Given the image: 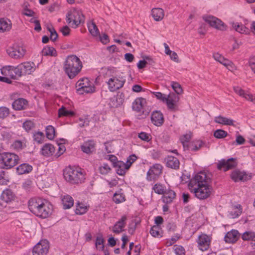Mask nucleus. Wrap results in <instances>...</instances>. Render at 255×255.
Instances as JSON below:
<instances>
[{
    "instance_id": "0eeeda50",
    "label": "nucleus",
    "mask_w": 255,
    "mask_h": 255,
    "mask_svg": "<svg viewBox=\"0 0 255 255\" xmlns=\"http://www.w3.org/2000/svg\"><path fill=\"white\" fill-rule=\"evenodd\" d=\"M47 201L40 198H32L28 201V208L30 211L36 215L43 204Z\"/></svg>"
},
{
    "instance_id": "a19ab883",
    "label": "nucleus",
    "mask_w": 255,
    "mask_h": 255,
    "mask_svg": "<svg viewBox=\"0 0 255 255\" xmlns=\"http://www.w3.org/2000/svg\"><path fill=\"white\" fill-rule=\"evenodd\" d=\"M88 208L89 206L82 203H78L76 205L75 213L76 214L83 215L87 212Z\"/></svg>"
},
{
    "instance_id": "69168bd1",
    "label": "nucleus",
    "mask_w": 255,
    "mask_h": 255,
    "mask_svg": "<svg viewBox=\"0 0 255 255\" xmlns=\"http://www.w3.org/2000/svg\"><path fill=\"white\" fill-rule=\"evenodd\" d=\"M136 159L137 157L134 154L129 156L127 159V162L125 163L128 168H129L132 163H133Z\"/></svg>"
},
{
    "instance_id": "09e8293b",
    "label": "nucleus",
    "mask_w": 255,
    "mask_h": 255,
    "mask_svg": "<svg viewBox=\"0 0 255 255\" xmlns=\"http://www.w3.org/2000/svg\"><path fill=\"white\" fill-rule=\"evenodd\" d=\"M219 63L223 65L230 70H233L235 69V65L234 63L229 59L225 58L224 57L222 58Z\"/></svg>"
},
{
    "instance_id": "72a5a7b5",
    "label": "nucleus",
    "mask_w": 255,
    "mask_h": 255,
    "mask_svg": "<svg viewBox=\"0 0 255 255\" xmlns=\"http://www.w3.org/2000/svg\"><path fill=\"white\" fill-rule=\"evenodd\" d=\"M204 145L202 140H197L192 141L187 145V148L191 151H197Z\"/></svg>"
},
{
    "instance_id": "680f3d73",
    "label": "nucleus",
    "mask_w": 255,
    "mask_h": 255,
    "mask_svg": "<svg viewBox=\"0 0 255 255\" xmlns=\"http://www.w3.org/2000/svg\"><path fill=\"white\" fill-rule=\"evenodd\" d=\"M173 250L174 253L176 255H184L185 253V250L184 248L180 245H175L173 247Z\"/></svg>"
},
{
    "instance_id": "338daca9",
    "label": "nucleus",
    "mask_w": 255,
    "mask_h": 255,
    "mask_svg": "<svg viewBox=\"0 0 255 255\" xmlns=\"http://www.w3.org/2000/svg\"><path fill=\"white\" fill-rule=\"evenodd\" d=\"M17 52L18 53L17 56L18 57H23L26 52V49L24 47H18L17 48Z\"/></svg>"
},
{
    "instance_id": "f3484780",
    "label": "nucleus",
    "mask_w": 255,
    "mask_h": 255,
    "mask_svg": "<svg viewBox=\"0 0 255 255\" xmlns=\"http://www.w3.org/2000/svg\"><path fill=\"white\" fill-rule=\"evenodd\" d=\"M231 177L235 182L245 181L250 179L246 172L239 170H235L232 171Z\"/></svg>"
},
{
    "instance_id": "39448f33",
    "label": "nucleus",
    "mask_w": 255,
    "mask_h": 255,
    "mask_svg": "<svg viewBox=\"0 0 255 255\" xmlns=\"http://www.w3.org/2000/svg\"><path fill=\"white\" fill-rule=\"evenodd\" d=\"M126 79L125 77L119 75L112 76L106 82L108 89L111 92H115L122 88L125 82Z\"/></svg>"
},
{
    "instance_id": "b1692460",
    "label": "nucleus",
    "mask_w": 255,
    "mask_h": 255,
    "mask_svg": "<svg viewBox=\"0 0 255 255\" xmlns=\"http://www.w3.org/2000/svg\"><path fill=\"white\" fill-rule=\"evenodd\" d=\"M115 167L116 168L117 173L120 175H124L129 168L125 162L122 161H117L115 163Z\"/></svg>"
},
{
    "instance_id": "2f4dec72",
    "label": "nucleus",
    "mask_w": 255,
    "mask_h": 255,
    "mask_svg": "<svg viewBox=\"0 0 255 255\" xmlns=\"http://www.w3.org/2000/svg\"><path fill=\"white\" fill-rule=\"evenodd\" d=\"M87 26L89 32L92 36H98L100 35V32L96 24L93 21L88 22Z\"/></svg>"
},
{
    "instance_id": "5701e85b",
    "label": "nucleus",
    "mask_w": 255,
    "mask_h": 255,
    "mask_svg": "<svg viewBox=\"0 0 255 255\" xmlns=\"http://www.w3.org/2000/svg\"><path fill=\"white\" fill-rule=\"evenodd\" d=\"M61 199L64 209H70L73 206L74 200L70 195H61Z\"/></svg>"
},
{
    "instance_id": "1a4fd4ad",
    "label": "nucleus",
    "mask_w": 255,
    "mask_h": 255,
    "mask_svg": "<svg viewBox=\"0 0 255 255\" xmlns=\"http://www.w3.org/2000/svg\"><path fill=\"white\" fill-rule=\"evenodd\" d=\"M204 20L208 23L211 26L220 30H225L227 29V26L220 19L213 16H206L204 17Z\"/></svg>"
},
{
    "instance_id": "2eb2a0df",
    "label": "nucleus",
    "mask_w": 255,
    "mask_h": 255,
    "mask_svg": "<svg viewBox=\"0 0 255 255\" xmlns=\"http://www.w3.org/2000/svg\"><path fill=\"white\" fill-rule=\"evenodd\" d=\"M96 145V142L94 140H88L83 142L81 145V149L83 152L91 154L95 151Z\"/></svg>"
},
{
    "instance_id": "e433bc0d",
    "label": "nucleus",
    "mask_w": 255,
    "mask_h": 255,
    "mask_svg": "<svg viewBox=\"0 0 255 255\" xmlns=\"http://www.w3.org/2000/svg\"><path fill=\"white\" fill-rule=\"evenodd\" d=\"M32 169V167L26 163H23L17 167V172L18 174H26L30 172Z\"/></svg>"
},
{
    "instance_id": "e2e57ef3",
    "label": "nucleus",
    "mask_w": 255,
    "mask_h": 255,
    "mask_svg": "<svg viewBox=\"0 0 255 255\" xmlns=\"http://www.w3.org/2000/svg\"><path fill=\"white\" fill-rule=\"evenodd\" d=\"M9 114V109L5 107H0V118L4 119Z\"/></svg>"
},
{
    "instance_id": "de8ad7c7",
    "label": "nucleus",
    "mask_w": 255,
    "mask_h": 255,
    "mask_svg": "<svg viewBox=\"0 0 255 255\" xmlns=\"http://www.w3.org/2000/svg\"><path fill=\"white\" fill-rule=\"evenodd\" d=\"M89 81V80L87 78H83L80 80H79L76 83V87L77 88V90L82 89V88L90 85L91 84Z\"/></svg>"
},
{
    "instance_id": "dca6fc26",
    "label": "nucleus",
    "mask_w": 255,
    "mask_h": 255,
    "mask_svg": "<svg viewBox=\"0 0 255 255\" xmlns=\"http://www.w3.org/2000/svg\"><path fill=\"white\" fill-rule=\"evenodd\" d=\"M234 91L240 96L245 98L246 100L252 102L254 104H255V95H253L246 92L239 86L234 87Z\"/></svg>"
},
{
    "instance_id": "6e6552de",
    "label": "nucleus",
    "mask_w": 255,
    "mask_h": 255,
    "mask_svg": "<svg viewBox=\"0 0 255 255\" xmlns=\"http://www.w3.org/2000/svg\"><path fill=\"white\" fill-rule=\"evenodd\" d=\"M162 168V166L160 164L153 165L147 172L146 179L150 181L156 180L161 174Z\"/></svg>"
},
{
    "instance_id": "37998d69",
    "label": "nucleus",
    "mask_w": 255,
    "mask_h": 255,
    "mask_svg": "<svg viewBox=\"0 0 255 255\" xmlns=\"http://www.w3.org/2000/svg\"><path fill=\"white\" fill-rule=\"evenodd\" d=\"M42 54L44 56H56L57 52L56 50L52 47H45L42 50Z\"/></svg>"
},
{
    "instance_id": "6ab92c4d",
    "label": "nucleus",
    "mask_w": 255,
    "mask_h": 255,
    "mask_svg": "<svg viewBox=\"0 0 255 255\" xmlns=\"http://www.w3.org/2000/svg\"><path fill=\"white\" fill-rule=\"evenodd\" d=\"M127 217L126 216H123L121 219L118 221L113 227L112 231L116 234H119L122 232L126 225Z\"/></svg>"
},
{
    "instance_id": "3c124183",
    "label": "nucleus",
    "mask_w": 255,
    "mask_h": 255,
    "mask_svg": "<svg viewBox=\"0 0 255 255\" xmlns=\"http://www.w3.org/2000/svg\"><path fill=\"white\" fill-rule=\"evenodd\" d=\"M55 128L52 126H48L46 128V136L49 139H53L55 137Z\"/></svg>"
},
{
    "instance_id": "49530a36",
    "label": "nucleus",
    "mask_w": 255,
    "mask_h": 255,
    "mask_svg": "<svg viewBox=\"0 0 255 255\" xmlns=\"http://www.w3.org/2000/svg\"><path fill=\"white\" fill-rule=\"evenodd\" d=\"M74 114V112L67 110L64 107L60 108L58 111V117H70L72 116Z\"/></svg>"
},
{
    "instance_id": "473e14b6",
    "label": "nucleus",
    "mask_w": 255,
    "mask_h": 255,
    "mask_svg": "<svg viewBox=\"0 0 255 255\" xmlns=\"http://www.w3.org/2000/svg\"><path fill=\"white\" fill-rule=\"evenodd\" d=\"M105 240L103 237V236L101 235L98 236L96 238V240L95 242V247L96 249L99 251H104L105 254L104 255H107L106 252L104 251L105 248Z\"/></svg>"
},
{
    "instance_id": "9d476101",
    "label": "nucleus",
    "mask_w": 255,
    "mask_h": 255,
    "mask_svg": "<svg viewBox=\"0 0 255 255\" xmlns=\"http://www.w3.org/2000/svg\"><path fill=\"white\" fill-rule=\"evenodd\" d=\"M2 163L4 164L3 168H10L15 165L16 155L10 153H3L1 154Z\"/></svg>"
},
{
    "instance_id": "0e129e2a",
    "label": "nucleus",
    "mask_w": 255,
    "mask_h": 255,
    "mask_svg": "<svg viewBox=\"0 0 255 255\" xmlns=\"http://www.w3.org/2000/svg\"><path fill=\"white\" fill-rule=\"evenodd\" d=\"M138 137L145 141H149L151 139L150 135L144 132H141L138 134Z\"/></svg>"
},
{
    "instance_id": "13d9d810",
    "label": "nucleus",
    "mask_w": 255,
    "mask_h": 255,
    "mask_svg": "<svg viewBox=\"0 0 255 255\" xmlns=\"http://www.w3.org/2000/svg\"><path fill=\"white\" fill-rule=\"evenodd\" d=\"M22 127L26 131H28L34 127V124L31 121L27 120L22 124Z\"/></svg>"
},
{
    "instance_id": "5fc2aeb1",
    "label": "nucleus",
    "mask_w": 255,
    "mask_h": 255,
    "mask_svg": "<svg viewBox=\"0 0 255 255\" xmlns=\"http://www.w3.org/2000/svg\"><path fill=\"white\" fill-rule=\"evenodd\" d=\"M26 139L24 137H20L17 139V150L26 147Z\"/></svg>"
},
{
    "instance_id": "864d4df0",
    "label": "nucleus",
    "mask_w": 255,
    "mask_h": 255,
    "mask_svg": "<svg viewBox=\"0 0 255 255\" xmlns=\"http://www.w3.org/2000/svg\"><path fill=\"white\" fill-rule=\"evenodd\" d=\"M191 138V132L187 133L181 137L180 140H181L184 148H187V145H189V144H188L187 143L190 140Z\"/></svg>"
},
{
    "instance_id": "58836bf2",
    "label": "nucleus",
    "mask_w": 255,
    "mask_h": 255,
    "mask_svg": "<svg viewBox=\"0 0 255 255\" xmlns=\"http://www.w3.org/2000/svg\"><path fill=\"white\" fill-rule=\"evenodd\" d=\"M150 233L154 237L160 238L162 236L163 232L160 226L154 225L151 227Z\"/></svg>"
},
{
    "instance_id": "f03ea898",
    "label": "nucleus",
    "mask_w": 255,
    "mask_h": 255,
    "mask_svg": "<svg viewBox=\"0 0 255 255\" xmlns=\"http://www.w3.org/2000/svg\"><path fill=\"white\" fill-rule=\"evenodd\" d=\"M82 64L80 59L75 55L68 56L64 63L65 72L70 79L74 78L81 70Z\"/></svg>"
},
{
    "instance_id": "a878e982",
    "label": "nucleus",
    "mask_w": 255,
    "mask_h": 255,
    "mask_svg": "<svg viewBox=\"0 0 255 255\" xmlns=\"http://www.w3.org/2000/svg\"><path fill=\"white\" fill-rule=\"evenodd\" d=\"M151 14L155 21L161 20L164 16V11L161 8H154L151 10Z\"/></svg>"
},
{
    "instance_id": "4d7b16f0",
    "label": "nucleus",
    "mask_w": 255,
    "mask_h": 255,
    "mask_svg": "<svg viewBox=\"0 0 255 255\" xmlns=\"http://www.w3.org/2000/svg\"><path fill=\"white\" fill-rule=\"evenodd\" d=\"M47 29L50 33V39L52 41L56 40L57 38L58 34L53 27L49 25L47 27Z\"/></svg>"
},
{
    "instance_id": "c756f323",
    "label": "nucleus",
    "mask_w": 255,
    "mask_h": 255,
    "mask_svg": "<svg viewBox=\"0 0 255 255\" xmlns=\"http://www.w3.org/2000/svg\"><path fill=\"white\" fill-rule=\"evenodd\" d=\"M0 198L3 201L8 203L14 199V195L11 190L6 189L2 192Z\"/></svg>"
},
{
    "instance_id": "bb28decb",
    "label": "nucleus",
    "mask_w": 255,
    "mask_h": 255,
    "mask_svg": "<svg viewBox=\"0 0 255 255\" xmlns=\"http://www.w3.org/2000/svg\"><path fill=\"white\" fill-rule=\"evenodd\" d=\"M215 123L226 126H234V121L231 119H228L226 117H224L221 116L216 117L214 119Z\"/></svg>"
},
{
    "instance_id": "774afa93",
    "label": "nucleus",
    "mask_w": 255,
    "mask_h": 255,
    "mask_svg": "<svg viewBox=\"0 0 255 255\" xmlns=\"http://www.w3.org/2000/svg\"><path fill=\"white\" fill-rule=\"evenodd\" d=\"M60 31L64 36H67L70 33V29L68 26L65 25L62 27Z\"/></svg>"
},
{
    "instance_id": "c03bdc74",
    "label": "nucleus",
    "mask_w": 255,
    "mask_h": 255,
    "mask_svg": "<svg viewBox=\"0 0 255 255\" xmlns=\"http://www.w3.org/2000/svg\"><path fill=\"white\" fill-rule=\"evenodd\" d=\"M28 106V101L23 98L17 99V110H23L26 109Z\"/></svg>"
},
{
    "instance_id": "ddd939ff",
    "label": "nucleus",
    "mask_w": 255,
    "mask_h": 255,
    "mask_svg": "<svg viewBox=\"0 0 255 255\" xmlns=\"http://www.w3.org/2000/svg\"><path fill=\"white\" fill-rule=\"evenodd\" d=\"M211 242L210 237L206 234H202L198 237L197 243L200 250L207 251L210 246Z\"/></svg>"
},
{
    "instance_id": "052dcab7",
    "label": "nucleus",
    "mask_w": 255,
    "mask_h": 255,
    "mask_svg": "<svg viewBox=\"0 0 255 255\" xmlns=\"http://www.w3.org/2000/svg\"><path fill=\"white\" fill-rule=\"evenodd\" d=\"M228 135L227 131L223 129H217L214 133V135L217 138H222L226 137Z\"/></svg>"
},
{
    "instance_id": "79ce46f5",
    "label": "nucleus",
    "mask_w": 255,
    "mask_h": 255,
    "mask_svg": "<svg viewBox=\"0 0 255 255\" xmlns=\"http://www.w3.org/2000/svg\"><path fill=\"white\" fill-rule=\"evenodd\" d=\"M232 26L236 30V31L239 33H247L249 32V29L247 27H246L242 24H240L238 22H233Z\"/></svg>"
},
{
    "instance_id": "423d86ee",
    "label": "nucleus",
    "mask_w": 255,
    "mask_h": 255,
    "mask_svg": "<svg viewBox=\"0 0 255 255\" xmlns=\"http://www.w3.org/2000/svg\"><path fill=\"white\" fill-rule=\"evenodd\" d=\"M35 69V65L33 62H24L17 66V74L19 76L30 74L34 72Z\"/></svg>"
},
{
    "instance_id": "603ef678",
    "label": "nucleus",
    "mask_w": 255,
    "mask_h": 255,
    "mask_svg": "<svg viewBox=\"0 0 255 255\" xmlns=\"http://www.w3.org/2000/svg\"><path fill=\"white\" fill-rule=\"evenodd\" d=\"M77 91L80 94L92 93L95 91V87L93 86L92 83H91L90 85H88L82 89L79 90Z\"/></svg>"
},
{
    "instance_id": "7ed1b4c3",
    "label": "nucleus",
    "mask_w": 255,
    "mask_h": 255,
    "mask_svg": "<svg viewBox=\"0 0 255 255\" xmlns=\"http://www.w3.org/2000/svg\"><path fill=\"white\" fill-rule=\"evenodd\" d=\"M65 179L71 184H79L85 179V175L80 168L68 166L64 170Z\"/></svg>"
},
{
    "instance_id": "4468645a",
    "label": "nucleus",
    "mask_w": 255,
    "mask_h": 255,
    "mask_svg": "<svg viewBox=\"0 0 255 255\" xmlns=\"http://www.w3.org/2000/svg\"><path fill=\"white\" fill-rule=\"evenodd\" d=\"M52 206L48 201L44 203L40 209L39 211L36 215L41 218H46L48 217L52 213Z\"/></svg>"
},
{
    "instance_id": "a18cd8bd",
    "label": "nucleus",
    "mask_w": 255,
    "mask_h": 255,
    "mask_svg": "<svg viewBox=\"0 0 255 255\" xmlns=\"http://www.w3.org/2000/svg\"><path fill=\"white\" fill-rule=\"evenodd\" d=\"M152 190L156 194L163 195L165 193L166 189L163 185L160 183H156L153 185Z\"/></svg>"
},
{
    "instance_id": "cd10ccee",
    "label": "nucleus",
    "mask_w": 255,
    "mask_h": 255,
    "mask_svg": "<svg viewBox=\"0 0 255 255\" xmlns=\"http://www.w3.org/2000/svg\"><path fill=\"white\" fill-rule=\"evenodd\" d=\"M179 160L174 156H168L166 158L167 166L173 169H177L179 167Z\"/></svg>"
},
{
    "instance_id": "8fccbe9b",
    "label": "nucleus",
    "mask_w": 255,
    "mask_h": 255,
    "mask_svg": "<svg viewBox=\"0 0 255 255\" xmlns=\"http://www.w3.org/2000/svg\"><path fill=\"white\" fill-rule=\"evenodd\" d=\"M111 171L110 166L107 163H103L99 167V171L102 175H107Z\"/></svg>"
},
{
    "instance_id": "6e6d98bb",
    "label": "nucleus",
    "mask_w": 255,
    "mask_h": 255,
    "mask_svg": "<svg viewBox=\"0 0 255 255\" xmlns=\"http://www.w3.org/2000/svg\"><path fill=\"white\" fill-rule=\"evenodd\" d=\"M171 86L177 94L179 95L183 93L182 88L181 85L178 82H172L171 83Z\"/></svg>"
},
{
    "instance_id": "a211bd4d",
    "label": "nucleus",
    "mask_w": 255,
    "mask_h": 255,
    "mask_svg": "<svg viewBox=\"0 0 255 255\" xmlns=\"http://www.w3.org/2000/svg\"><path fill=\"white\" fill-rule=\"evenodd\" d=\"M179 97L175 94L172 93H170L167 97H166V99L164 102H166L168 108L170 110L175 109L176 104L178 102Z\"/></svg>"
},
{
    "instance_id": "f257e3e1",
    "label": "nucleus",
    "mask_w": 255,
    "mask_h": 255,
    "mask_svg": "<svg viewBox=\"0 0 255 255\" xmlns=\"http://www.w3.org/2000/svg\"><path fill=\"white\" fill-rule=\"evenodd\" d=\"M210 178L204 172H200L191 179L189 188L195 196L200 200H204L210 196L212 188L209 185Z\"/></svg>"
},
{
    "instance_id": "412c9836",
    "label": "nucleus",
    "mask_w": 255,
    "mask_h": 255,
    "mask_svg": "<svg viewBox=\"0 0 255 255\" xmlns=\"http://www.w3.org/2000/svg\"><path fill=\"white\" fill-rule=\"evenodd\" d=\"M239 236V233L237 230H232L226 234L225 241L226 243H234L238 240Z\"/></svg>"
},
{
    "instance_id": "c85d7f7f",
    "label": "nucleus",
    "mask_w": 255,
    "mask_h": 255,
    "mask_svg": "<svg viewBox=\"0 0 255 255\" xmlns=\"http://www.w3.org/2000/svg\"><path fill=\"white\" fill-rule=\"evenodd\" d=\"M145 100L142 98H136L132 103V108L133 110L137 112H140L142 109Z\"/></svg>"
},
{
    "instance_id": "c9c22d12",
    "label": "nucleus",
    "mask_w": 255,
    "mask_h": 255,
    "mask_svg": "<svg viewBox=\"0 0 255 255\" xmlns=\"http://www.w3.org/2000/svg\"><path fill=\"white\" fill-rule=\"evenodd\" d=\"M11 29V23L8 19H0V32H4Z\"/></svg>"
},
{
    "instance_id": "393cba45",
    "label": "nucleus",
    "mask_w": 255,
    "mask_h": 255,
    "mask_svg": "<svg viewBox=\"0 0 255 255\" xmlns=\"http://www.w3.org/2000/svg\"><path fill=\"white\" fill-rule=\"evenodd\" d=\"M163 195V202L166 204L171 203L176 197L175 192L171 190H169L168 191L166 190L165 193Z\"/></svg>"
},
{
    "instance_id": "20e7f679",
    "label": "nucleus",
    "mask_w": 255,
    "mask_h": 255,
    "mask_svg": "<svg viewBox=\"0 0 255 255\" xmlns=\"http://www.w3.org/2000/svg\"><path fill=\"white\" fill-rule=\"evenodd\" d=\"M67 22L73 28H76L85 21V16L80 9L75 8L70 9L66 15Z\"/></svg>"
},
{
    "instance_id": "7c9ffc66",
    "label": "nucleus",
    "mask_w": 255,
    "mask_h": 255,
    "mask_svg": "<svg viewBox=\"0 0 255 255\" xmlns=\"http://www.w3.org/2000/svg\"><path fill=\"white\" fill-rule=\"evenodd\" d=\"M41 154L45 156H50L55 152V148L51 144H45L41 149Z\"/></svg>"
},
{
    "instance_id": "f704fd0d",
    "label": "nucleus",
    "mask_w": 255,
    "mask_h": 255,
    "mask_svg": "<svg viewBox=\"0 0 255 255\" xmlns=\"http://www.w3.org/2000/svg\"><path fill=\"white\" fill-rule=\"evenodd\" d=\"M242 239L244 241L251 240L252 247L255 248V234L254 232L250 231L245 232L242 235Z\"/></svg>"
},
{
    "instance_id": "bf43d9fd",
    "label": "nucleus",
    "mask_w": 255,
    "mask_h": 255,
    "mask_svg": "<svg viewBox=\"0 0 255 255\" xmlns=\"http://www.w3.org/2000/svg\"><path fill=\"white\" fill-rule=\"evenodd\" d=\"M44 137V134L41 131H38L33 134L34 140L38 143H41L43 141Z\"/></svg>"
},
{
    "instance_id": "9b49d317",
    "label": "nucleus",
    "mask_w": 255,
    "mask_h": 255,
    "mask_svg": "<svg viewBox=\"0 0 255 255\" xmlns=\"http://www.w3.org/2000/svg\"><path fill=\"white\" fill-rule=\"evenodd\" d=\"M49 248L48 242L46 240H41L34 247L33 254L37 255H46L48 253Z\"/></svg>"
},
{
    "instance_id": "aec40b11",
    "label": "nucleus",
    "mask_w": 255,
    "mask_h": 255,
    "mask_svg": "<svg viewBox=\"0 0 255 255\" xmlns=\"http://www.w3.org/2000/svg\"><path fill=\"white\" fill-rule=\"evenodd\" d=\"M152 123L156 126H161L164 123L162 114L159 111L153 112L151 116Z\"/></svg>"
},
{
    "instance_id": "f8f14e48",
    "label": "nucleus",
    "mask_w": 255,
    "mask_h": 255,
    "mask_svg": "<svg viewBox=\"0 0 255 255\" xmlns=\"http://www.w3.org/2000/svg\"><path fill=\"white\" fill-rule=\"evenodd\" d=\"M237 165L236 160L231 158L228 160L222 159L218 164V168L219 170H223L226 171L235 167Z\"/></svg>"
},
{
    "instance_id": "4be33fe9",
    "label": "nucleus",
    "mask_w": 255,
    "mask_h": 255,
    "mask_svg": "<svg viewBox=\"0 0 255 255\" xmlns=\"http://www.w3.org/2000/svg\"><path fill=\"white\" fill-rule=\"evenodd\" d=\"M16 68L12 66H5L0 69L1 73L2 75L8 77L10 79H14V74Z\"/></svg>"
},
{
    "instance_id": "ea45409f",
    "label": "nucleus",
    "mask_w": 255,
    "mask_h": 255,
    "mask_svg": "<svg viewBox=\"0 0 255 255\" xmlns=\"http://www.w3.org/2000/svg\"><path fill=\"white\" fill-rule=\"evenodd\" d=\"M242 213L241 206L238 205L237 206L233 207L231 211L229 212V216L232 218L238 217Z\"/></svg>"
},
{
    "instance_id": "4c0bfd02",
    "label": "nucleus",
    "mask_w": 255,
    "mask_h": 255,
    "mask_svg": "<svg viewBox=\"0 0 255 255\" xmlns=\"http://www.w3.org/2000/svg\"><path fill=\"white\" fill-rule=\"evenodd\" d=\"M113 200L116 204H119L124 202L126 200V198L124 194L120 190L116 192L113 196Z\"/></svg>"
}]
</instances>
